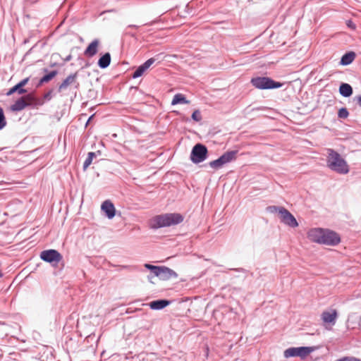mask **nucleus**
<instances>
[{
  "label": "nucleus",
  "instance_id": "9",
  "mask_svg": "<svg viewBox=\"0 0 361 361\" xmlns=\"http://www.w3.org/2000/svg\"><path fill=\"white\" fill-rule=\"evenodd\" d=\"M281 221L284 224L291 227L295 228L298 226V223L294 216L286 208L282 209V213L280 214Z\"/></svg>",
  "mask_w": 361,
  "mask_h": 361
},
{
  "label": "nucleus",
  "instance_id": "7",
  "mask_svg": "<svg viewBox=\"0 0 361 361\" xmlns=\"http://www.w3.org/2000/svg\"><path fill=\"white\" fill-rule=\"evenodd\" d=\"M341 242L339 235L334 231L323 229L321 244L334 246Z\"/></svg>",
  "mask_w": 361,
  "mask_h": 361
},
{
  "label": "nucleus",
  "instance_id": "8",
  "mask_svg": "<svg viewBox=\"0 0 361 361\" xmlns=\"http://www.w3.org/2000/svg\"><path fill=\"white\" fill-rule=\"evenodd\" d=\"M40 258L49 263L58 264L61 261L63 257L57 250L50 249L41 252Z\"/></svg>",
  "mask_w": 361,
  "mask_h": 361
},
{
  "label": "nucleus",
  "instance_id": "16",
  "mask_svg": "<svg viewBox=\"0 0 361 361\" xmlns=\"http://www.w3.org/2000/svg\"><path fill=\"white\" fill-rule=\"evenodd\" d=\"M101 209L109 219H112L115 216L116 209L110 200H105L102 203Z\"/></svg>",
  "mask_w": 361,
  "mask_h": 361
},
{
  "label": "nucleus",
  "instance_id": "34",
  "mask_svg": "<svg viewBox=\"0 0 361 361\" xmlns=\"http://www.w3.org/2000/svg\"><path fill=\"white\" fill-rule=\"evenodd\" d=\"M347 25L348 27H350L353 30L355 29V25L354 24V23L352 20H348Z\"/></svg>",
  "mask_w": 361,
  "mask_h": 361
},
{
  "label": "nucleus",
  "instance_id": "29",
  "mask_svg": "<svg viewBox=\"0 0 361 361\" xmlns=\"http://www.w3.org/2000/svg\"><path fill=\"white\" fill-rule=\"evenodd\" d=\"M349 115V113L346 108H341L338 112V116L340 118H346Z\"/></svg>",
  "mask_w": 361,
  "mask_h": 361
},
{
  "label": "nucleus",
  "instance_id": "24",
  "mask_svg": "<svg viewBox=\"0 0 361 361\" xmlns=\"http://www.w3.org/2000/svg\"><path fill=\"white\" fill-rule=\"evenodd\" d=\"M189 103L190 102L186 99V97L183 94L180 93L175 94L171 102L172 105Z\"/></svg>",
  "mask_w": 361,
  "mask_h": 361
},
{
  "label": "nucleus",
  "instance_id": "14",
  "mask_svg": "<svg viewBox=\"0 0 361 361\" xmlns=\"http://www.w3.org/2000/svg\"><path fill=\"white\" fill-rule=\"evenodd\" d=\"M29 78H26L21 81H20L18 84L11 88L7 92V95H11L15 92H18L19 94H23L27 93V91L26 89L23 88V87L28 82Z\"/></svg>",
  "mask_w": 361,
  "mask_h": 361
},
{
  "label": "nucleus",
  "instance_id": "10",
  "mask_svg": "<svg viewBox=\"0 0 361 361\" xmlns=\"http://www.w3.org/2000/svg\"><path fill=\"white\" fill-rule=\"evenodd\" d=\"M157 274V275L156 276L163 281L176 279L178 277V274L173 269L166 267H161L159 272Z\"/></svg>",
  "mask_w": 361,
  "mask_h": 361
},
{
  "label": "nucleus",
  "instance_id": "37",
  "mask_svg": "<svg viewBox=\"0 0 361 361\" xmlns=\"http://www.w3.org/2000/svg\"><path fill=\"white\" fill-rule=\"evenodd\" d=\"M152 276H148V279H149V281H151V280H152Z\"/></svg>",
  "mask_w": 361,
  "mask_h": 361
},
{
  "label": "nucleus",
  "instance_id": "5",
  "mask_svg": "<svg viewBox=\"0 0 361 361\" xmlns=\"http://www.w3.org/2000/svg\"><path fill=\"white\" fill-rule=\"evenodd\" d=\"M313 350L312 347H292L286 349L283 353V355L286 358L300 357L301 359H304Z\"/></svg>",
  "mask_w": 361,
  "mask_h": 361
},
{
  "label": "nucleus",
  "instance_id": "30",
  "mask_svg": "<svg viewBox=\"0 0 361 361\" xmlns=\"http://www.w3.org/2000/svg\"><path fill=\"white\" fill-rule=\"evenodd\" d=\"M192 118L195 121H200L202 120V116L199 110H195L192 114Z\"/></svg>",
  "mask_w": 361,
  "mask_h": 361
},
{
  "label": "nucleus",
  "instance_id": "6",
  "mask_svg": "<svg viewBox=\"0 0 361 361\" xmlns=\"http://www.w3.org/2000/svg\"><path fill=\"white\" fill-rule=\"evenodd\" d=\"M207 148L202 144L195 145L190 154V159L195 164L202 162L207 159Z\"/></svg>",
  "mask_w": 361,
  "mask_h": 361
},
{
  "label": "nucleus",
  "instance_id": "4",
  "mask_svg": "<svg viewBox=\"0 0 361 361\" xmlns=\"http://www.w3.org/2000/svg\"><path fill=\"white\" fill-rule=\"evenodd\" d=\"M238 151H228L223 154L219 158L209 163L210 167L214 169H221L224 165L235 160Z\"/></svg>",
  "mask_w": 361,
  "mask_h": 361
},
{
  "label": "nucleus",
  "instance_id": "11",
  "mask_svg": "<svg viewBox=\"0 0 361 361\" xmlns=\"http://www.w3.org/2000/svg\"><path fill=\"white\" fill-rule=\"evenodd\" d=\"M77 73L69 75L59 86V92H61L67 89L69 85H75L78 87L79 84L77 82Z\"/></svg>",
  "mask_w": 361,
  "mask_h": 361
},
{
  "label": "nucleus",
  "instance_id": "21",
  "mask_svg": "<svg viewBox=\"0 0 361 361\" xmlns=\"http://www.w3.org/2000/svg\"><path fill=\"white\" fill-rule=\"evenodd\" d=\"M340 94L345 97H348L353 94V88L348 83H342L339 87Z\"/></svg>",
  "mask_w": 361,
  "mask_h": 361
},
{
  "label": "nucleus",
  "instance_id": "2",
  "mask_svg": "<svg viewBox=\"0 0 361 361\" xmlns=\"http://www.w3.org/2000/svg\"><path fill=\"white\" fill-rule=\"evenodd\" d=\"M184 218L178 213H166L155 216L150 220V227L157 229L163 227H169L178 225L183 222Z\"/></svg>",
  "mask_w": 361,
  "mask_h": 361
},
{
  "label": "nucleus",
  "instance_id": "12",
  "mask_svg": "<svg viewBox=\"0 0 361 361\" xmlns=\"http://www.w3.org/2000/svg\"><path fill=\"white\" fill-rule=\"evenodd\" d=\"M337 317L338 314L336 310L324 311L321 315V318L324 323L331 324V325H334L336 324Z\"/></svg>",
  "mask_w": 361,
  "mask_h": 361
},
{
  "label": "nucleus",
  "instance_id": "35",
  "mask_svg": "<svg viewBox=\"0 0 361 361\" xmlns=\"http://www.w3.org/2000/svg\"><path fill=\"white\" fill-rule=\"evenodd\" d=\"M44 98L46 99H51V92H47L44 94Z\"/></svg>",
  "mask_w": 361,
  "mask_h": 361
},
{
  "label": "nucleus",
  "instance_id": "3",
  "mask_svg": "<svg viewBox=\"0 0 361 361\" xmlns=\"http://www.w3.org/2000/svg\"><path fill=\"white\" fill-rule=\"evenodd\" d=\"M251 84L259 90L276 89L282 87L283 84L276 82L268 77H257L252 78Z\"/></svg>",
  "mask_w": 361,
  "mask_h": 361
},
{
  "label": "nucleus",
  "instance_id": "25",
  "mask_svg": "<svg viewBox=\"0 0 361 361\" xmlns=\"http://www.w3.org/2000/svg\"><path fill=\"white\" fill-rule=\"evenodd\" d=\"M58 74V71L54 70L51 72H49L48 74L44 75L39 82V85L44 83L48 82L51 80H52L56 75Z\"/></svg>",
  "mask_w": 361,
  "mask_h": 361
},
{
  "label": "nucleus",
  "instance_id": "1",
  "mask_svg": "<svg viewBox=\"0 0 361 361\" xmlns=\"http://www.w3.org/2000/svg\"><path fill=\"white\" fill-rule=\"evenodd\" d=\"M326 163L327 167L338 174L345 175L349 173L350 167L341 155L333 149H326Z\"/></svg>",
  "mask_w": 361,
  "mask_h": 361
},
{
  "label": "nucleus",
  "instance_id": "36",
  "mask_svg": "<svg viewBox=\"0 0 361 361\" xmlns=\"http://www.w3.org/2000/svg\"><path fill=\"white\" fill-rule=\"evenodd\" d=\"M357 104L361 106V95L356 97Z\"/></svg>",
  "mask_w": 361,
  "mask_h": 361
},
{
  "label": "nucleus",
  "instance_id": "26",
  "mask_svg": "<svg viewBox=\"0 0 361 361\" xmlns=\"http://www.w3.org/2000/svg\"><path fill=\"white\" fill-rule=\"evenodd\" d=\"M285 208L283 207H279V206H269L267 208V212L270 213H276L278 212L280 215L282 213V209H284Z\"/></svg>",
  "mask_w": 361,
  "mask_h": 361
},
{
  "label": "nucleus",
  "instance_id": "38",
  "mask_svg": "<svg viewBox=\"0 0 361 361\" xmlns=\"http://www.w3.org/2000/svg\"><path fill=\"white\" fill-rule=\"evenodd\" d=\"M71 59V56L67 57L66 61L69 60Z\"/></svg>",
  "mask_w": 361,
  "mask_h": 361
},
{
  "label": "nucleus",
  "instance_id": "27",
  "mask_svg": "<svg viewBox=\"0 0 361 361\" xmlns=\"http://www.w3.org/2000/svg\"><path fill=\"white\" fill-rule=\"evenodd\" d=\"M6 126V121L3 109L0 106V130Z\"/></svg>",
  "mask_w": 361,
  "mask_h": 361
},
{
  "label": "nucleus",
  "instance_id": "32",
  "mask_svg": "<svg viewBox=\"0 0 361 361\" xmlns=\"http://www.w3.org/2000/svg\"><path fill=\"white\" fill-rule=\"evenodd\" d=\"M92 160L90 157H87L83 164V169L86 170L87 168L92 164Z\"/></svg>",
  "mask_w": 361,
  "mask_h": 361
},
{
  "label": "nucleus",
  "instance_id": "19",
  "mask_svg": "<svg viewBox=\"0 0 361 361\" xmlns=\"http://www.w3.org/2000/svg\"><path fill=\"white\" fill-rule=\"evenodd\" d=\"M170 304L167 300H157L149 302V305L152 310H161Z\"/></svg>",
  "mask_w": 361,
  "mask_h": 361
},
{
  "label": "nucleus",
  "instance_id": "20",
  "mask_svg": "<svg viewBox=\"0 0 361 361\" xmlns=\"http://www.w3.org/2000/svg\"><path fill=\"white\" fill-rule=\"evenodd\" d=\"M27 106L25 98L20 97L11 105V109L13 111H20Z\"/></svg>",
  "mask_w": 361,
  "mask_h": 361
},
{
  "label": "nucleus",
  "instance_id": "17",
  "mask_svg": "<svg viewBox=\"0 0 361 361\" xmlns=\"http://www.w3.org/2000/svg\"><path fill=\"white\" fill-rule=\"evenodd\" d=\"M22 97L25 98L26 104H27V106L35 107L44 104V101L41 99L37 98L33 93L27 94L25 96Z\"/></svg>",
  "mask_w": 361,
  "mask_h": 361
},
{
  "label": "nucleus",
  "instance_id": "28",
  "mask_svg": "<svg viewBox=\"0 0 361 361\" xmlns=\"http://www.w3.org/2000/svg\"><path fill=\"white\" fill-rule=\"evenodd\" d=\"M145 267L146 269L150 270L153 273L154 276H156L157 275V273L159 272V270L161 267H157V266L152 265L149 264H145Z\"/></svg>",
  "mask_w": 361,
  "mask_h": 361
},
{
  "label": "nucleus",
  "instance_id": "13",
  "mask_svg": "<svg viewBox=\"0 0 361 361\" xmlns=\"http://www.w3.org/2000/svg\"><path fill=\"white\" fill-rule=\"evenodd\" d=\"M155 61L154 58H150L147 60L143 64L140 66L133 73L132 77L133 78H137L142 75V74L147 71Z\"/></svg>",
  "mask_w": 361,
  "mask_h": 361
},
{
  "label": "nucleus",
  "instance_id": "18",
  "mask_svg": "<svg viewBox=\"0 0 361 361\" xmlns=\"http://www.w3.org/2000/svg\"><path fill=\"white\" fill-rule=\"evenodd\" d=\"M99 44V39H94L85 50V55L88 57L94 56L97 52V47Z\"/></svg>",
  "mask_w": 361,
  "mask_h": 361
},
{
  "label": "nucleus",
  "instance_id": "23",
  "mask_svg": "<svg viewBox=\"0 0 361 361\" xmlns=\"http://www.w3.org/2000/svg\"><path fill=\"white\" fill-rule=\"evenodd\" d=\"M355 57V54L353 51L345 53L341 59V64L347 66L350 64Z\"/></svg>",
  "mask_w": 361,
  "mask_h": 361
},
{
  "label": "nucleus",
  "instance_id": "31",
  "mask_svg": "<svg viewBox=\"0 0 361 361\" xmlns=\"http://www.w3.org/2000/svg\"><path fill=\"white\" fill-rule=\"evenodd\" d=\"M336 361H361V360L354 357H344L337 360Z\"/></svg>",
  "mask_w": 361,
  "mask_h": 361
},
{
  "label": "nucleus",
  "instance_id": "22",
  "mask_svg": "<svg viewBox=\"0 0 361 361\" xmlns=\"http://www.w3.org/2000/svg\"><path fill=\"white\" fill-rule=\"evenodd\" d=\"M111 63V55L109 53L104 54L98 61V66L101 68H107Z\"/></svg>",
  "mask_w": 361,
  "mask_h": 361
},
{
  "label": "nucleus",
  "instance_id": "15",
  "mask_svg": "<svg viewBox=\"0 0 361 361\" xmlns=\"http://www.w3.org/2000/svg\"><path fill=\"white\" fill-rule=\"evenodd\" d=\"M323 228H315L310 229L307 233L308 238L313 242L321 244Z\"/></svg>",
  "mask_w": 361,
  "mask_h": 361
},
{
  "label": "nucleus",
  "instance_id": "33",
  "mask_svg": "<svg viewBox=\"0 0 361 361\" xmlns=\"http://www.w3.org/2000/svg\"><path fill=\"white\" fill-rule=\"evenodd\" d=\"M97 154H100V151H97V152H89L87 157H90L91 159L93 160V159L96 157Z\"/></svg>",
  "mask_w": 361,
  "mask_h": 361
}]
</instances>
